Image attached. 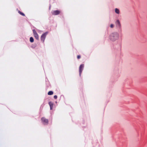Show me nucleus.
Here are the masks:
<instances>
[{
    "label": "nucleus",
    "mask_w": 147,
    "mask_h": 147,
    "mask_svg": "<svg viewBox=\"0 0 147 147\" xmlns=\"http://www.w3.org/2000/svg\"><path fill=\"white\" fill-rule=\"evenodd\" d=\"M115 12L117 13V14H119V9H118L117 8H116L115 9Z\"/></svg>",
    "instance_id": "nucleus-11"
},
{
    "label": "nucleus",
    "mask_w": 147,
    "mask_h": 147,
    "mask_svg": "<svg viewBox=\"0 0 147 147\" xmlns=\"http://www.w3.org/2000/svg\"><path fill=\"white\" fill-rule=\"evenodd\" d=\"M114 27V26L113 25V24H111V25H110V27L111 28H113Z\"/></svg>",
    "instance_id": "nucleus-16"
},
{
    "label": "nucleus",
    "mask_w": 147,
    "mask_h": 147,
    "mask_svg": "<svg viewBox=\"0 0 147 147\" xmlns=\"http://www.w3.org/2000/svg\"><path fill=\"white\" fill-rule=\"evenodd\" d=\"M33 32L34 35L37 34L36 32V30L34 29L33 30Z\"/></svg>",
    "instance_id": "nucleus-13"
},
{
    "label": "nucleus",
    "mask_w": 147,
    "mask_h": 147,
    "mask_svg": "<svg viewBox=\"0 0 147 147\" xmlns=\"http://www.w3.org/2000/svg\"><path fill=\"white\" fill-rule=\"evenodd\" d=\"M77 59H79L80 58L81 56L80 55H78L77 56Z\"/></svg>",
    "instance_id": "nucleus-14"
},
{
    "label": "nucleus",
    "mask_w": 147,
    "mask_h": 147,
    "mask_svg": "<svg viewBox=\"0 0 147 147\" xmlns=\"http://www.w3.org/2000/svg\"><path fill=\"white\" fill-rule=\"evenodd\" d=\"M32 47L33 48H34V46H33H33H32Z\"/></svg>",
    "instance_id": "nucleus-17"
},
{
    "label": "nucleus",
    "mask_w": 147,
    "mask_h": 147,
    "mask_svg": "<svg viewBox=\"0 0 147 147\" xmlns=\"http://www.w3.org/2000/svg\"><path fill=\"white\" fill-rule=\"evenodd\" d=\"M57 98V95H55L54 96V98L55 99H56Z\"/></svg>",
    "instance_id": "nucleus-15"
},
{
    "label": "nucleus",
    "mask_w": 147,
    "mask_h": 147,
    "mask_svg": "<svg viewBox=\"0 0 147 147\" xmlns=\"http://www.w3.org/2000/svg\"><path fill=\"white\" fill-rule=\"evenodd\" d=\"M34 37L37 39L38 40L39 39V37L38 34H37L34 35Z\"/></svg>",
    "instance_id": "nucleus-9"
},
{
    "label": "nucleus",
    "mask_w": 147,
    "mask_h": 147,
    "mask_svg": "<svg viewBox=\"0 0 147 147\" xmlns=\"http://www.w3.org/2000/svg\"><path fill=\"white\" fill-rule=\"evenodd\" d=\"M53 92L52 91H49L48 93V95H51L53 94Z\"/></svg>",
    "instance_id": "nucleus-8"
},
{
    "label": "nucleus",
    "mask_w": 147,
    "mask_h": 147,
    "mask_svg": "<svg viewBox=\"0 0 147 147\" xmlns=\"http://www.w3.org/2000/svg\"><path fill=\"white\" fill-rule=\"evenodd\" d=\"M30 41L31 42H34V39L32 37H30Z\"/></svg>",
    "instance_id": "nucleus-10"
},
{
    "label": "nucleus",
    "mask_w": 147,
    "mask_h": 147,
    "mask_svg": "<svg viewBox=\"0 0 147 147\" xmlns=\"http://www.w3.org/2000/svg\"><path fill=\"white\" fill-rule=\"evenodd\" d=\"M116 25L117 26L120 27L121 26V24L120 23L119 21L118 20H117L116 22Z\"/></svg>",
    "instance_id": "nucleus-6"
},
{
    "label": "nucleus",
    "mask_w": 147,
    "mask_h": 147,
    "mask_svg": "<svg viewBox=\"0 0 147 147\" xmlns=\"http://www.w3.org/2000/svg\"><path fill=\"white\" fill-rule=\"evenodd\" d=\"M49 104L50 106V109L52 110L53 109V103L51 102H50L49 103Z\"/></svg>",
    "instance_id": "nucleus-7"
},
{
    "label": "nucleus",
    "mask_w": 147,
    "mask_h": 147,
    "mask_svg": "<svg viewBox=\"0 0 147 147\" xmlns=\"http://www.w3.org/2000/svg\"><path fill=\"white\" fill-rule=\"evenodd\" d=\"M47 34V32H46L44 34H43L41 36L40 38L41 40L43 42H44L45 40V39L46 37Z\"/></svg>",
    "instance_id": "nucleus-3"
},
{
    "label": "nucleus",
    "mask_w": 147,
    "mask_h": 147,
    "mask_svg": "<svg viewBox=\"0 0 147 147\" xmlns=\"http://www.w3.org/2000/svg\"><path fill=\"white\" fill-rule=\"evenodd\" d=\"M84 66V64H81L80 65L79 67V71L80 75V76H81V75L82 72V71L83 69Z\"/></svg>",
    "instance_id": "nucleus-5"
},
{
    "label": "nucleus",
    "mask_w": 147,
    "mask_h": 147,
    "mask_svg": "<svg viewBox=\"0 0 147 147\" xmlns=\"http://www.w3.org/2000/svg\"><path fill=\"white\" fill-rule=\"evenodd\" d=\"M41 121L44 125H47L48 124V120L44 117L41 118Z\"/></svg>",
    "instance_id": "nucleus-2"
},
{
    "label": "nucleus",
    "mask_w": 147,
    "mask_h": 147,
    "mask_svg": "<svg viewBox=\"0 0 147 147\" xmlns=\"http://www.w3.org/2000/svg\"><path fill=\"white\" fill-rule=\"evenodd\" d=\"M18 12L21 15L24 16H25V14L21 12L19 10L18 11Z\"/></svg>",
    "instance_id": "nucleus-12"
},
{
    "label": "nucleus",
    "mask_w": 147,
    "mask_h": 147,
    "mask_svg": "<svg viewBox=\"0 0 147 147\" xmlns=\"http://www.w3.org/2000/svg\"><path fill=\"white\" fill-rule=\"evenodd\" d=\"M61 13V11L58 10L53 11L51 12L52 14L54 15H59Z\"/></svg>",
    "instance_id": "nucleus-4"
},
{
    "label": "nucleus",
    "mask_w": 147,
    "mask_h": 147,
    "mask_svg": "<svg viewBox=\"0 0 147 147\" xmlns=\"http://www.w3.org/2000/svg\"><path fill=\"white\" fill-rule=\"evenodd\" d=\"M118 38V34L116 33H113L111 34L109 36L110 40L112 41H114Z\"/></svg>",
    "instance_id": "nucleus-1"
},
{
    "label": "nucleus",
    "mask_w": 147,
    "mask_h": 147,
    "mask_svg": "<svg viewBox=\"0 0 147 147\" xmlns=\"http://www.w3.org/2000/svg\"><path fill=\"white\" fill-rule=\"evenodd\" d=\"M32 47L33 48H34V46H33H33H32Z\"/></svg>",
    "instance_id": "nucleus-18"
}]
</instances>
